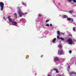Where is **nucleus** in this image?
Instances as JSON below:
<instances>
[{
    "label": "nucleus",
    "mask_w": 76,
    "mask_h": 76,
    "mask_svg": "<svg viewBox=\"0 0 76 76\" xmlns=\"http://www.w3.org/2000/svg\"><path fill=\"white\" fill-rule=\"evenodd\" d=\"M22 4L23 5H24V6L25 7L26 6V3H24L23 2H22Z\"/></svg>",
    "instance_id": "obj_15"
},
{
    "label": "nucleus",
    "mask_w": 76,
    "mask_h": 76,
    "mask_svg": "<svg viewBox=\"0 0 76 76\" xmlns=\"http://www.w3.org/2000/svg\"><path fill=\"white\" fill-rule=\"evenodd\" d=\"M75 27H74L73 28V31H74V32H76V29H75Z\"/></svg>",
    "instance_id": "obj_18"
},
{
    "label": "nucleus",
    "mask_w": 76,
    "mask_h": 76,
    "mask_svg": "<svg viewBox=\"0 0 76 76\" xmlns=\"http://www.w3.org/2000/svg\"><path fill=\"white\" fill-rule=\"evenodd\" d=\"M37 29L38 30H39L40 29V26H39L38 27H37Z\"/></svg>",
    "instance_id": "obj_21"
},
{
    "label": "nucleus",
    "mask_w": 76,
    "mask_h": 76,
    "mask_svg": "<svg viewBox=\"0 0 76 76\" xmlns=\"http://www.w3.org/2000/svg\"><path fill=\"white\" fill-rule=\"evenodd\" d=\"M58 47L59 48H62V46L61 45H58Z\"/></svg>",
    "instance_id": "obj_19"
},
{
    "label": "nucleus",
    "mask_w": 76,
    "mask_h": 76,
    "mask_svg": "<svg viewBox=\"0 0 76 76\" xmlns=\"http://www.w3.org/2000/svg\"><path fill=\"white\" fill-rule=\"evenodd\" d=\"M17 9L18 10V13L19 14L20 17H22V15H25L27 14L26 12L23 13L22 12V11H21V10H20V8H19V7H18Z\"/></svg>",
    "instance_id": "obj_1"
},
{
    "label": "nucleus",
    "mask_w": 76,
    "mask_h": 76,
    "mask_svg": "<svg viewBox=\"0 0 76 76\" xmlns=\"http://www.w3.org/2000/svg\"><path fill=\"white\" fill-rule=\"evenodd\" d=\"M56 38H55L53 39L52 41V43H53V44H55V43L56 42Z\"/></svg>",
    "instance_id": "obj_10"
},
{
    "label": "nucleus",
    "mask_w": 76,
    "mask_h": 76,
    "mask_svg": "<svg viewBox=\"0 0 76 76\" xmlns=\"http://www.w3.org/2000/svg\"><path fill=\"white\" fill-rule=\"evenodd\" d=\"M68 17H67V16L66 15H64L62 16V18H68Z\"/></svg>",
    "instance_id": "obj_11"
},
{
    "label": "nucleus",
    "mask_w": 76,
    "mask_h": 76,
    "mask_svg": "<svg viewBox=\"0 0 76 76\" xmlns=\"http://www.w3.org/2000/svg\"><path fill=\"white\" fill-rule=\"evenodd\" d=\"M73 0H68V2H71V1H72Z\"/></svg>",
    "instance_id": "obj_23"
},
{
    "label": "nucleus",
    "mask_w": 76,
    "mask_h": 76,
    "mask_svg": "<svg viewBox=\"0 0 76 76\" xmlns=\"http://www.w3.org/2000/svg\"><path fill=\"white\" fill-rule=\"evenodd\" d=\"M69 53H70V54H72V50H70L69 51Z\"/></svg>",
    "instance_id": "obj_25"
},
{
    "label": "nucleus",
    "mask_w": 76,
    "mask_h": 76,
    "mask_svg": "<svg viewBox=\"0 0 76 76\" xmlns=\"http://www.w3.org/2000/svg\"><path fill=\"white\" fill-rule=\"evenodd\" d=\"M49 30H51V28H49Z\"/></svg>",
    "instance_id": "obj_35"
},
{
    "label": "nucleus",
    "mask_w": 76,
    "mask_h": 76,
    "mask_svg": "<svg viewBox=\"0 0 76 76\" xmlns=\"http://www.w3.org/2000/svg\"><path fill=\"white\" fill-rule=\"evenodd\" d=\"M38 20H39V17H38Z\"/></svg>",
    "instance_id": "obj_40"
},
{
    "label": "nucleus",
    "mask_w": 76,
    "mask_h": 76,
    "mask_svg": "<svg viewBox=\"0 0 76 76\" xmlns=\"http://www.w3.org/2000/svg\"><path fill=\"white\" fill-rule=\"evenodd\" d=\"M61 34H62V35H64V34L63 33H61Z\"/></svg>",
    "instance_id": "obj_33"
},
{
    "label": "nucleus",
    "mask_w": 76,
    "mask_h": 76,
    "mask_svg": "<svg viewBox=\"0 0 76 76\" xmlns=\"http://www.w3.org/2000/svg\"><path fill=\"white\" fill-rule=\"evenodd\" d=\"M3 18H4V19L5 20H6V19H7V18H5V17H3Z\"/></svg>",
    "instance_id": "obj_30"
},
{
    "label": "nucleus",
    "mask_w": 76,
    "mask_h": 76,
    "mask_svg": "<svg viewBox=\"0 0 76 76\" xmlns=\"http://www.w3.org/2000/svg\"><path fill=\"white\" fill-rule=\"evenodd\" d=\"M74 42H76V40L74 39Z\"/></svg>",
    "instance_id": "obj_38"
},
{
    "label": "nucleus",
    "mask_w": 76,
    "mask_h": 76,
    "mask_svg": "<svg viewBox=\"0 0 76 76\" xmlns=\"http://www.w3.org/2000/svg\"><path fill=\"white\" fill-rule=\"evenodd\" d=\"M57 37L58 39H61V41H64V39L62 37H59V36H57Z\"/></svg>",
    "instance_id": "obj_7"
},
{
    "label": "nucleus",
    "mask_w": 76,
    "mask_h": 76,
    "mask_svg": "<svg viewBox=\"0 0 76 76\" xmlns=\"http://www.w3.org/2000/svg\"><path fill=\"white\" fill-rule=\"evenodd\" d=\"M64 60H65V59H64V58L63 59V61H64Z\"/></svg>",
    "instance_id": "obj_34"
},
{
    "label": "nucleus",
    "mask_w": 76,
    "mask_h": 76,
    "mask_svg": "<svg viewBox=\"0 0 76 76\" xmlns=\"http://www.w3.org/2000/svg\"><path fill=\"white\" fill-rule=\"evenodd\" d=\"M72 1H73V2H74V3H76V0H72Z\"/></svg>",
    "instance_id": "obj_27"
},
{
    "label": "nucleus",
    "mask_w": 76,
    "mask_h": 76,
    "mask_svg": "<svg viewBox=\"0 0 76 76\" xmlns=\"http://www.w3.org/2000/svg\"><path fill=\"white\" fill-rule=\"evenodd\" d=\"M68 33H69V32H68Z\"/></svg>",
    "instance_id": "obj_46"
},
{
    "label": "nucleus",
    "mask_w": 76,
    "mask_h": 76,
    "mask_svg": "<svg viewBox=\"0 0 76 76\" xmlns=\"http://www.w3.org/2000/svg\"><path fill=\"white\" fill-rule=\"evenodd\" d=\"M12 23L13 25H15L16 26H18V23L16 21H13L12 22Z\"/></svg>",
    "instance_id": "obj_8"
},
{
    "label": "nucleus",
    "mask_w": 76,
    "mask_h": 76,
    "mask_svg": "<svg viewBox=\"0 0 76 76\" xmlns=\"http://www.w3.org/2000/svg\"><path fill=\"white\" fill-rule=\"evenodd\" d=\"M58 34V35H60V33H59Z\"/></svg>",
    "instance_id": "obj_37"
},
{
    "label": "nucleus",
    "mask_w": 76,
    "mask_h": 76,
    "mask_svg": "<svg viewBox=\"0 0 76 76\" xmlns=\"http://www.w3.org/2000/svg\"><path fill=\"white\" fill-rule=\"evenodd\" d=\"M72 18H68L67 20L70 21V23H72L73 24H75V22H74V20L73 19H72Z\"/></svg>",
    "instance_id": "obj_3"
},
{
    "label": "nucleus",
    "mask_w": 76,
    "mask_h": 76,
    "mask_svg": "<svg viewBox=\"0 0 76 76\" xmlns=\"http://www.w3.org/2000/svg\"><path fill=\"white\" fill-rule=\"evenodd\" d=\"M11 16H9L8 17V19L9 20V21L10 22H12L13 20H12V18H11Z\"/></svg>",
    "instance_id": "obj_6"
},
{
    "label": "nucleus",
    "mask_w": 76,
    "mask_h": 76,
    "mask_svg": "<svg viewBox=\"0 0 76 76\" xmlns=\"http://www.w3.org/2000/svg\"><path fill=\"white\" fill-rule=\"evenodd\" d=\"M61 11L60 10V12Z\"/></svg>",
    "instance_id": "obj_44"
},
{
    "label": "nucleus",
    "mask_w": 76,
    "mask_h": 76,
    "mask_svg": "<svg viewBox=\"0 0 76 76\" xmlns=\"http://www.w3.org/2000/svg\"><path fill=\"white\" fill-rule=\"evenodd\" d=\"M69 74L71 75H72V74H75V75H76V73L75 72H70L69 73Z\"/></svg>",
    "instance_id": "obj_13"
},
{
    "label": "nucleus",
    "mask_w": 76,
    "mask_h": 76,
    "mask_svg": "<svg viewBox=\"0 0 76 76\" xmlns=\"http://www.w3.org/2000/svg\"><path fill=\"white\" fill-rule=\"evenodd\" d=\"M37 21H38V20Z\"/></svg>",
    "instance_id": "obj_45"
},
{
    "label": "nucleus",
    "mask_w": 76,
    "mask_h": 76,
    "mask_svg": "<svg viewBox=\"0 0 76 76\" xmlns=\"http://www.w3.org/2000/svg\"><path fill=\"white\" fill-rule=\"evenodd\" d=\"M49 22V20H48L46 21V22L47 23V22Z\"/></svg>",
    "instance_id": "obj_29"
},
{
    "label": "nucleus",
    "mask_w": 76,
    "mask_h": 76,
    "mask_svg": "<svg viewBox=\"0 0 76 76\" xmlns=\"http://www.w3.org/2000/svg\"><path fill=\"white\" fill-rule=\"evenodd\" d=\"M48 76H50V75H48Z\"/></svg>",
    "instance_id": "obj_41"
},
{
    "label": "nucleus",
    "mask_w": 76,
    "mask_h": 76,
    "mask_svg": "<svg viewBox=\"0 0 76 76\" xmlns=\"http://www.w3.org/2000/svg\"><path fill=\"white\" fill-rule=\"evenodd\" d=\"M59 33H60V32H59V31H57V34H59Z\"/></svg>",
    "instance_id": "obj_28"
},
{
    "label": "nucleus",
    "mask_w": 76,
    "mask_h": 76,
    "mask_svg": "<svg viewBox=\"0 0 76 76\" xmlns=\"http://www.w3.org/2000/svg\"><path fill=\"white\" fill-rule=\"evenodd\" d=\"M59 60V59L57 57H55V61H58Z\"/></svg>",
    "instance_id": "obj_12"
},
{
    "label": "nucleus",
    "mask_w": 76,
    "mask_h": 76,
    "mask_svg": "<svg viewBox=\"0 0 76 76\" xmlns=\"http://www.w3.org/2000/svg\"><path fill=\"white\" fill-rule=\"evenodd\" d=\"M53 70H54V71H56L57 70H58V69H57V68H54L53 69Z\"/></svg>",
    "instance_id": "obj_20"
},
{
    "label": "nucleus",
    "mask_w": 76,
    "mask_h": 76,
    "mask_svg": "<svg viewBox=\"0 0 76 76\" xmlns=\"http://www.w3.org/2000/svg\"><path fill=\"white\" fill-rule=\"evenodd\" d=\"M58 54L59 55V56H61V55H63L64 54V52H63V49H60L58 50Z\"/></svg>",
    "instance_id": "obj_2"
},
{
    "label": "nucleus",
    "mask_w": 76,
    "mask_h": 76,
    "mask_svg": "<svg viewBox=\"0 0 76 76\" xmlns=\"http://www.w3.org/2000/svg\"><path fill=\"white\" fill-rule=\"evenodd\" d=\"M14 16H15V18H16L17 17V14H16V13H15L14 14Z\"/></svg>",
    "instance_id": "obj_17"
},
{
    "label": "nucleus",
    "mask_w": 76,
    "mask_h": 76,
    "mask_svg": "<svg viewBox=\"0 0 76 76\" xmlns=\"http://www.w3.org/2000/svg\"><path fill=\"white\" fill-rule=\"evenodd\" d=\"M66 64L67 65V64L68 65V68H69V66H72V64H70V63H69V64L67 63Z\"/></svg>",
    "instance_id": "obj_14"
},
{
    "label": "nucleus",
    "mask_w": 76,
    "mask_h": 76,
    "mask_svg": "<svg viewBox=\"0 0 76 76\" xmlns=\"http://www.w3.org/2000/svg\"><path fill=\"white\" fill-rule=\"evenodd\" d=\"M73 12L72 11H69V13H72Z\"/></svg>",
    "instance_id": "obj_22"
},
{
    "label": "nucleus",
    "mask_w": 76,
    "mask_h": 76,
    "mask_svg": "<svg viewBox=\"0 0 76 76\" xmlns=\"http://www.w3.org/2000/svg\"><path fill=\"white\" fill-rule=\"evenodd\" d=\"M45 37H44H44H43V38H45Z\"/></svg>",
    "instance_id": "obj_42"
},
{
    "label": "nucleus",
    "mask_w": 76,
    "mask_h": 76,
    "mask_svg": "<svg viewBox=\"0 0 76 76\" xmlns=\"http://www.w3.org/2000/svg\"><path fill=\"white\" fill-rule=\"evenodd\" d=\"M56 72L57 73H59L58 71V70H57L56 71Z\"/></svg>",
    "instance_id": "obj_31"
},
{
    "label": "nucleus",
    "mask_w": 76,
    "mask_h": 76,
    "mask_svg": "<svg viewBox=\"0 0 76 76\" xmlns=\"http://www.w3.org/2000/svg\"><path fill=\"white\" fill-rule=\"evenodd\" d=\"M52 24H50V27H51V26H52Z\"/></svg>",
    "instance_id": "obj_32"
},
{
    "label": "nucleus",
    "mask_w": 76,
    "mask_h": 76,
    "mask_svg": "<svg viewBox=\"0 0 76 76\" xmlns=\"http://www.w3.org/2000/svg\"><path fill=\"white\" fill-rule=\"evenodd\" d=\"M50 26V25H49V24H47L46 25V26Z\"/></svg>",
    "instance_id": "obj_26"
},
{
    "label": "nucleus",
    "mask_w": 76,
    "mask_h": 76,
    "mask_svg": "<svg viewBox=\"0 0 76 76\" xmlns=\"http://www.w3.org/2000/svg\"><path fill=\"white\" fill-rule=\"evenodd\" d=\"M42 57H43V55L41 56V58Z\"/></svg>",
    "instance_id": "obj_36"
},
{
    "label": "nucleus",
    "mask_w": 76,
    "mask_h": 76,
    "mask_svg": "<svg viewBox=\"0 0 76 76\" xmlns=\"http://www.w3.org/2000/svg\"><path fill=\"white\" fill-rule=\"evenodd\" d=\"M0 7H1V10L2 11L3 10V9H4V3L3 2H0Z\"/></svg>",
    "instance_id": "obj_4"
},
{
    "label": "nucleus",
    "mask_w": 76,
    "mask_h": 76,
    "mask_svg": "<svg viewBox=\"0 0 76 76\" xmlns=\"http://www.w3.org/2000/svg\"><path fill=\"white\" fill-rule=\"evenodd\" d=\"M38 16L39 17H41V15L40 14H39L38 15Z\"/></svg>",
    "instance_id": "obj_24"
},
{
    "label": "nucleus",
    "mask_w": 76,
    "mask_h": 76,
    "mask_svg": "<svg viewBox=\"0 0 76 76\" xmlns=\"http://www.w3.org/2000/svg\"><path fill=\"white\" fill-rule=\"evenodd\" d=\"M68 37H71V38H72V34H70V33H69L68 34Z\"/></svg>",
    "instance_id": "obj_16"
},
{
    "label": "nucleus",
    "mask_w": 76,
    "mask_h": 76,
    "mask_svg": "<svg viewBox=\"0 0 76 76\" xmlns=\"http://www.w3.org/2000/svg\"><path fill=\"white\" fill-rule=\"evenodd\" d=\"M75 6H76V4H75Z\"/></svg>",
    "instance_id": "obj_43"
},
{
    "label": "nucleus",
    "mask_w": 76,
    "mask_h": 76,
    "mask_svg": "<svg viewBox=\"0 0 76 76\" xmlns=\"http://www.w3.org/2000/svg\"><path fill=\"white\" fill-rule=\"evenodd\" d=\"M67 41L68 42L69 45H71V44H72V43H73V41L72 40V39L70 38H69L67 40Z\"/></svg>",
    "instance_id": "obj_5"
},
{
    "label": "nucleus",
    "mask_w": 76,
    "mask_h": 76,
    "mask_svg": "<svg viewBox=\"0 0 76 76\" xmlns=\"http://www.w3.org/2000/svg\"><path fill=\"white\" fill-rule=\"evenodd\" d=\"M21 22H25V19L23 18L21 19L20 20V23H22Z\"/></svg>",
    "instance_id": "obj_9"
},
{
    "label": "nucleus",
    "mask_w": 76,
    "mask_h": 76,
    "mask_svg": "<svg viewBox=\"0 0 76 76\" xmlns=\"http://www.w3.org/2000/svg\"><path fill=\"white\" fill-rule=\"evenodd\" d=\"M67 71H68V72H69V69H67Z\"/></svg>",
    "instance_id": "obj_39"
}]
</instances>
